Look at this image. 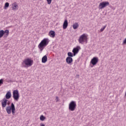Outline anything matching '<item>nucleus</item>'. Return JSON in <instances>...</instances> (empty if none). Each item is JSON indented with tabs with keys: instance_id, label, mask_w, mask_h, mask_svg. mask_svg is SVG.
<instances>
[{
	"instance_id": "aec40b11",
	"label": "nucleus",
	"mask_w": 126,
	"mask_h": 126,
	"mask_svg": "<svg viewBox=\"0 0 126 126\" xmlns=\"http://www.w3.org/2000/svg\"><path fill=\"white\" fill-rule=\"evenodd\" d=\"M9 6V3L6 2L4 6V9H6Z\"/></svg>"
},
{
	"instance_id": "412c9836",
	"label": "nucleus",
	"mask_w": 126,
	"mask_h": 126,
	"mask_svg": "<svg viewBox=\"0 0 126 126\" xmlns=\"http://www.w3.org/2000/svg\"><path fill=\"white\" fill-rule=\"evenodd\" d=\"M39 119L40 121L43 122V121H45L46 117H45L44 115H41Z\"/></svg>"
},
{
	"instance_id": "f03ea898",
	"label": "nucleus",
	"mask_w": 126,
	"mask_h": 126,
	"mask_svg": "<svg viewBox=\"0 0 126 126\" xmlns=\"http://www.w3.org/2000/svg\"><path fill=\"white\" fill-rule=\"evenodd\" d=\"M33 60L31 58H27L23 61L22 65L23 67H30V66L33 65Z\"/></svg>"
},
{
	"instance_id": "b1692460",
	"label": "nucleus",
	"mask_w": 126,
	"mask_h": 126,
	"mask_svg": "<svg viewBox=\"0 0 126 126\" xmlns=\"http://www.w3.org/2000/svg\"><path fill=\"white\" fill-rule=\"evenodd\" d=\"M47 1L48 4H51L52 3V0H46Z\"/></svg>"
},
{
	"instance_id": "393cba45",
	"label": "nucleus",
	"mask_w": 126,
	"mask_h": 126,
	"mask_svg": "<svg viewBox=\"0 0 126 126\" xmlns=\"http://www.w3.org/2000/svg\"><path fill=\"white\" fill-rule=\"evenodd\" d=\"M55 100H56V102H59V97L56 96Z\"/></svg>"
},
{
	"instance_id": "4be33fe9",
	"label": "nucleus",
	"mask_w": 126,
	"mask_h": 126,
	"mask_svg": "<svg viewBox=\"0 0 126 126\" xmlns=\"http://www.w3.org/2000/svg\"><path fill=\"white\" fill-rule=\"evenodd\" d=\"M106 27H107V25L104 26L103 28H102L100 30V32H103L104 31V30H105Z\"/></svg>"
},
{
	"instance_id": "6e6552de",
	"label": "nucleus",
	"mask_w": 126,
	"mask_h": 126,
	"mask_svg": "<svg viewBox=\"0 0 126 126\" xmlns=\"http://www.w3.org/2000/svg\"><path fill=\"white\" fill-rule=\"evenodd\" d=\"M1 107L3 109V108H5L7 105H9L10 104V101L8 100L3 98L2 100H1Z\"/></svg>"
},
{
	"instance_id": "39448f33",
	"label": "nucleus",
	"mask_w": 126,
	"mask_h": 126,
	"mask_svg": "<svg viewBox=\"0 0 126 126\" xmlns=\"http://www.w3.org/2000/svg\"><path fill=\"white\" fill-rule=\"evenodd\" d=\"M9 35V31L8 30H6L5 31L0 30V38H7Z\"/></svg>"
},
{
	"instance_id": "dca6fc26",
	"label": "nucleus",
	"mask_w": 126,
	"mask_h": 126,
	"mask_svg": "<svg viewBox=\"0 0 126 126\" xmlns=\"http://www.w3.org/2000/svg\"><path fill=\"white\" fill-rule=\"evenodd\" d=\"M68 26V22L67 21V20H65L63 25V29H66L67 28V27Z\"/></svg>"
},
{
	"instance_id": "2eb2a0df",
	"label": "nucleus",
	"mask_w": 126,
	"mask_h": 126,
	"mask_svg": "<svg viewBox=\"0 0 126 126\" xmlns=\"http://www.w3.org/2000/svg\"><path fill=\"white\" fill-rule=\"evenodd\" d=\"M48 35L51 38H54V37H56V32L54 31H50Z\"/></svg>"
},
{
	"instance_id": "f8f14e48",
	"label": "nucleus",
	"mask_w": 126,
	"mask_h": 126,
	"mask_svg": "<svg viewBox=\"0 0 126 126\" xmlns=\"http://www.w3.org/2000/svg\"><path fill=\"white\" fill-rule=\"evenodd\" d=\"M11 5L12 10L14 11L18 10V4H17L16 2H14V3H12Z\"/></svg>"
},
{
	"instance_id": "20e7f679",
	"label": "nucleus",
	"mask_w": 126,
	"mask_h": 126,
	"mask_svg": "<svg viewBox=\"0 0 126 126\" xmlns=\"http://www.w3.org/2000/svg\"><path fill=\"white\" fill-rule=\"evenodd\" d=\"M88 35L85 33L82 34L78 39V42L80 44H87Z\"/></svg>"
},
{
	"instance_id": "0eeeda50",
	"label": "nucleus",
	"mask_w": 126,
	"mask_h": 126,
	"mask_svg": "<svg viewBox=\"0 0 126 126\" xmlns=\"http://www.w3.org/2000/svg\"><path fill=\"white\" fill-rule=\"evenodd\" d=\"M19 92L17 90H15L13 91V98L15 101L19 100Z\"/></svg>"
},
{
	"instance_id": "a211bd4d",
	"label": "nucleus",
	"mask_w": 126,
	"mask_h": 126,
	"mask_svg": "<svg viewBox=\"0 0 126 126\" xmlns=\"http://www.w3.org/2000/svg\"><path fill=\"white\" fill-rule=\"evenodd\" d=\"M79 26V25H78V23H75L73 25V28L74 30L77 29Z\"/></svg>"
},
{
	"instance_id": "9b49d317",
	"label": "nucleus",
	"mask_w": 126,
	"mask_h": 126,
	"mask_svg": "<svg viewBox=\"0 0 126 126\" xmlns=\"http://www.w3.org/2000/svg\"><path fill=\"white\" fill-rule=\"evenodd\" d=\"M81 48L79 46H77L76 47L74 48L72 50V53L74 54V56H76L77 54H78L79 50H81Z\"/></svg>"
},
{
	"instance_id": "1a4fd4ad",
	"label": "nucleus",
	"mask_w": 126,
	"mask_h": 126,
	"mask_svg": "<svg viewBox=\"0 0 126 126\" xmlns=\"http://www.w3.org/2000/svg\"><path fill=\"white\" fill-rule=\"evenodd\" d=\"M110 3L108 1H103L99 3L98 8L99 9H103V8H104V7H106V6H108Z\"/></svg>"
},
{
	"instance_id": "4468645a",
	"label": "nucleus",
	"mask_w": 126,
	"mask_h": 126,
	"mask_svg": "<svg viewBox=\"0 0 126 126\" xmlns=\"http://www.w3.org/2000/svg\"><path fill=\"white\" fill-rule=\"evenodd\" d=\"M11 92L10 91H8L5 94V98L6 100H8L11 98Z\"/></svg>"
},
{
	"instance_id": "9d476101",
	"label": "nucleus",
	"mask_w": 126,
	"mask_h": 126,
	"mask_svg": "<svg viewBox=\"0 0 126 126\" xmlns=\"http://www.w3.org/2000/svg\"><path fill=\"white\" fill-rule=\"evenodd\" d=\"M99 62V59L98 57H94L91 61L90 63L93 64V65H96Z\"/></svg>"
},
{
	"instance_id": "a878e982",
	"label": "nucleus",
	"mask_w": 126,
	"mask_h": 126,
	"mask_svg": "<svg viewBox=\"0 0 126 126\" xmlns=\"http://www.w3.org/2000/svg\"><path fill=\"white\" fill-rule=\"evenodd\" d=\"M123 44H126V38H125V39L124 40Z\"/></svg>"
},
{
	"instance_id": "6ab92c4d",
	"label": "nucleus",
	"mask_w": 126,
	"mask_h": 126,
	"mask_svg": "<svg viewBox=\"0 0 126 126\" xmlns=\"http://www.w3.org/2000/svg\"><path fill=\"white\" fill-rule=\"evenodd\" d=\"M67 56H68V57H69L70 58H72V57L75 56L74 55V54H73L71 52H68L67 53Z\"/></svg>"
},
{
	"instance_id": "bb28decb",
	"label": "nucleus",
	"mask_w": 126,
	"mask_h": 126,
	"mask_svg": "<svg viewBox=\"0 0 126 126\" xmlns=\"http://www.w3.org/2000/svg\"><path fill=\"white\" fill-rule=\"evenodd\" d=\"M40 126H45V124L41 123L40 124Z\"/></svg>"
},
{
	"instance_id": "f257e3e1",
	"label": "nucleus",
	"mask_w": 126,
	"mask_h": 126,
	"mask_svg": "<svg viewBox=\"0 0 126 126\" xmlns=\"http://www.w3.org/2000/svg\"><path fill=\"white\" fill-rule=\"evenodd\" d=\"M50 40L48 38H44L38 45V48L40 50V52H42L43 50L49 45Z\"/></svg>"
},
{
	"instance_id": "f3484780",
	"label": "nucleus",
	"mask_w": 126,
	"mask_h": 126,
	"mask_svg": "<svg viewBox=\"0 0 126 126\" xmlns=\"http://www.w3.org/2000/svg\"><path fill=\"white\" fill-rule=\"evenodd\" d=\"M47 61H48V58L45 55L42 58V63H47Z\"/></svg>"
},
{
	"instance_id": "ddd939ff",
	"label": "nucleus",
	"mask_w": 126,
	"mask_h": 126,
	"mask_svg": "<svg viewBox=\"0 0 126 126\" xmlns=\"http://www.w3.org/2000/svg\"><path fill=\"white\" fill-rule=\"evenodd\" d=\"M73 62V59L71 57H67L66 58V62L68 63V64H71Z\"/></svg>"
},
{
	"instance_id": "cd10ccee",
	"label": "nucleus",
	"mask_w": 126,
	"mask_h": 126,
	"mask_svg": "<svg viewBox=\"0 0 126 126\" xmlns=\"http://www.w3.org/2000/svg\"><path fill=\"white\" fill-rule=\"evenodd\" d=\"M125 95L126 96V93H125Z\"/></svg>"
},
{
	"instance_id": "423d86ee",
	"label": "nucleus",
	"mask_w": 126,
	"mask_h": 126,
	"mask_svg": "<svg viewBox=\"0 0 126 126\" xmlns=\"http://www.w3.org/2000/svg\"><path fill=\"white\" fill-rule=\"evenodd\" d=\"M68 109L69 111L73 112L76 109V102L74 101H71L69 104Z\"/></svg>"
},
{
	"instance_id": "7ed1b4c3",
	"label": "nucleus",
	"mask_w": 126,
	"mask_h": 126,
	"mask_svg": "<svg viewBox=\"0 0 126 126\" xmlns=\"http://www.w3.org/2000/svg\"><path fill=\"white\" fill-rule=\"evenodd\" d=\"M6 112L8 115H10L11 113L13 116L15 115V105L13 103H12L10 106L6 107Z\"/></svg>"
},
{
	"instance_id": "5701e85b",
	"label": "nucleus",
	"mask_w": 126,
	"mask_h": 126,
	"mask_svg": "<svg viewBox=\"0 0 126 126\" xmlns=\"http://www.w3.org/2000/svg\"><path fill=\"white\" fill-rule=\"evenodd\" d=\"M1 84H3V79H2L0 80V86L1 85Z\"/></svg>"
}]
</instances>
